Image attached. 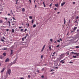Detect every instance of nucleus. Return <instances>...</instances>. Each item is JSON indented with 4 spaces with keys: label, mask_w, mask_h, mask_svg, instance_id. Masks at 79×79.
<instances>
[{
    "label": "nucleus",
    "mask_w": 79,
    "mask_h": 79,
    "mask_svg": "<svg viewBox=\"0 0 79 79\" xmlns=\"http://www.w3.org/2000/svg\"><path fill=\"white\" fill-rule=\"evenodd\" d=\"M26 35L27 36L26 37H27V36L28 35V34H26Z\"/></svg>",
    "instance_id": "nucleus-57"
},
{
    "label": "nucleus",
    "mask_w": 79,
    "mask_h": 79,
    "mask_svg": "<svg viewBox=\"0 0 79 79\" xmlns=\"http://www.w3.org/2000/svg\"><path fill=\"white\" fill-rule=\"evenodd\" d=\"M54 71V69H52L51 70V72H53Z\"/></svg>",
    "instance_id": "nucleus-33"
},
{
    "label": "nucleus",
    "mask_w": 79,
    "mask_h": 79,
    "mask_svg": "<svg viewBox=\"0 0 79 79\" xmlns=\"http://www.w3.org/2000/svg\"><path fill=\"white\" fill-rule=\"evenodd\" d=\"M55 6L56 7H58V4H55Z\"/></svg>",
    "instance_id": "nucleus-11"
},
{
    "label": "nucleus",
    "mask_w": 79,
    "mask_h": 79,
    "mask_svg": "<svg viewBox=\"0 0 79 79\" xmlns=\"http://www.w3.org/2000/svg\"><path fill=\"white\" fill-rule=\"evenodd\" d=\"M9 59L8 58H7L6 60H5V62L6 63L7 62H9Z\"/></svg>",
    "instance_id": "nucleus-7"
},
{
    "label": "nucleus",
    "mask_w": 79,
    "mask_h": 79,
    "mask_svg": "<svg viewBox=\"0 0 79 79\" xmlns=\"http://www.w3.org/2000/svg\"><path fill=\"white\" fill-rule=\"evenodd\" d=\"M29 18L30 19H32V17L31 16H29Z\"/></svg>",
    "instance_id": "nucleus-18"
},
{
    "label": "nucleus",
    "mask_w": 79,
    "mask_h": 79,
    "mask_svg": "<svg viewBox=\"0 0 79 79\" xmlns=\"http://www.w3.org/2000/svg\"><path fill=\"white\" fill-rule=\"evenodd\" d=\"M26 25H27V27H29V24L28 23H27L26 24Z\"/></svg>",
    "instance_id": "nucleus-14"
},
{
    "label": "nucleus",
    "mask_w": 79,
    "mask_h": 79,
    "mask_svg": "<svg viewBox=\"0 0 79 79\" xmlns=\"http://www.w3.org/2000/svg\"><path fill=\"white\" fill-rule=\"evenodd\" d=\"M12 32L13 33H14L15 32V30L14 29H12Z\"/></svg>",
    "instance_id": "nucleus-10"
},
{
    "label": "nucleus",
    "mask_w": 79,
    "mask_h": 79,
    "mask_svg": "<svg viewBox=\"0 0 79 79\" xmlns=\"http://www.w3.org/2000/svg\"><path fill=\"white\" fill-rule=\"evenodd\" d=\"M3 23V21L2 20H0V23Z\"/></svg>",
    "instance_id": "nucleus-21"
},
{
    "label": "nucleus",
    "mask_w": 79,
    "mask_h": 79,
    "mask_svg": "<svg viewBox=\"0 0 79 79\" xmlns=\"http://www.w3.org/2000/svg\"><path fill=\"white\" fill-rule=\"evenodd\" d=\"M15 25V23H12V25L13 26V25Z\"/></svg>",
    "instance_id": "nucleus-31"
},
{
    "label": "nucleus",
    "mask_w": 79,
    "mask_h": 79,
    "mask_svg": "<svg viewBox=\"0 0 79 79\" xmlns=\"http://www.w3.org/2000/svg\"><path fill=\"white\" fill-rule=\"evenodd\" d=\"M69 63H70V64H73V62H69Z\"/></svg>",
    "instance_id": "nucleus-39"
},
{
    "label": "nucleus",
    "mask_w": 79,
    "mask_h": 79,
    "mask_svg": "<svg viewBox=\"0 0 79 79\" xmlns=\"http://www.w3.org/2000/svg\"><path fill=\"white\" fill-rule=\"evenodd\" d=\"M5 69V68H3V69H2V70L1 71V73H3V72H4V71Z\"/></svg>",
    "instance_id": "nucleus-8"
},
{
    "label": "nucleus",
    "mask_w": 79,
    "mask_h": 79,
    "mask_svg": "<svg viewBox=\"0 0 79 79\" xmlns=\"http://www.w3.org/2000/svg\"><path fill=\"white\" fill-rule=\"evenodd\" d=\"M72 53H73L74 54H77L78 53H77V52H71Z\"/></svg>",
    "instance_id": "nucleus-9"
},
{
    "label": "nucleus",
    "mask_w": 79,
    "mask_h": 79,
    "mask_svg": "<svg viewBox=\"0 0 79 79\" xmlns=\"http://www.w3.org/2000/svg\"><path fill=\"white\" fill-rule=\"evenodd\" d=\"M23 29H21V31H23Z\"/></svg>",
    "instance_id": "nucleus-53"
},
{
    "label": "nucleus",
    "mask_w": 79,
    "mask_h": 79,
    "mask_svg": "<svg viewBox=\"0 0 79 79\" xmlns=\"http://www.w3.org/2000/svg\"><path fill=\"white\" fill-rule=\"evenodd\" d=\"M57 42H60V40H57Z\"/></svg>",
    "instance_id": "nucleus-51"
},
{
    "label": "nucleus",
    "mask_w": 79,
    "mask_h": 79,
    "mask_svg": "<svg viewBox=\"0 0 79 79\" xmlns=\"http://www.w3.org/2000/svg\"><path fill=\"white\" fill-rule=\"evenodd\" d=\"M9 26H10V23L9 24Z\"/></svg>",
    "instance_id": "nucleus-62"
},
{
    "label": "nucleus",
    "mask_w": 79,
    "mask_h": 79,
    "mask_svg": "<svg viewBox=\"0 0 79 79\" xmlns=\"http://www.w3.org/2000/svg\"><path fill=\"white\" fill-rule=\"evenodd\" d=\"M76 19H79V16H77L76 18Z\"/></svg>",
    "instance_id": "nucleus-34"
},
{
    "label": "nucleus",
    "mask_w": 79,
    "mask_h": 79,
    "mask_svg": "<svg viewBox=\"0 0 79 79\" xmlns=\"http://www.w3.org/2000/svg\"><path fill=\"white\" fill-rule=\"evenodd\" d=\"M76 4V2H73V4Z\"/></svg>",
    "instance_id": "nucleus-26"
},
{
    "label": "nucleus",
    "mask_w": 79,
    "mask_h": 79,
    "mask_svg": "<svg viewBox=\"0 0 79 79\" xmlns=\"http://www.w3.org/2000/svg\"><path fill=\"white\" fill-rule=\"evenodd\" d=\"M18 1V0H17L16 1V2H15V4H17Z\"/></svg>",
    "instance_id": "nucleus-28"
},
{
    "label": "nucleus",
    "mask_w": 79,
    "mask_h": 79,
    "mask_svg": "<svg viewBox=\"0 0 79 79\" xmlns=\"http://www.w3.org/2000/svg\"><path fill=\"white\" fill-rule=\"evenodd\" d=\"M27 31V28H26L25 29V30H24V32L25 31Z\"/></svg>",
    "instance_id": "nucleus-41"
},
{
    "label": "nucleus",
    "mask_w": 79,
    "mask_h": 79,
    "mask_svg": "<svg viewBox=\"0 0 79 79\" xmlns=\"http://www.w3.org/2000/svg\"><path fill=\"white\" fill-rule=\"evenodd\" d=\"M52 6V4H50L49 6L51 7Z\"/></svg>",
    "instance_id": "nucleus-58"
},
{
    "label": "nucleus",
    "mask_w": 79,
    "mask_h": 79,
    "mask_svg": "<svg viewBox=\"0 0 79 79\" xmlns=\"http://www.w3.org/2000/svg\"><path fill=\"white\" fill-rule=\"evenodd\" d=\"M13 50H11L10 55H11L13 54Z\"/></svg>",
    "instance_id": "nucleus-13"
},
{
    "label": "nucleus",
    "mask_w": 79,
    "mask_h": 79,
    "mask_svg": "<svg viewBox=\"0 0 79 79\" xmlns=\"http://www.w3.org/2000/svg\"><path fill=\"white\" fill-rule=\"evenodd\" d=\"M16 61V60H15L13 62V63H12L11 64V65L10 66H11L13 64H15V63Z\"/></svg>",
    "instance_id": "nucleus-5"
},
{
    "label": "nucleus",
    "mask_w": 79,
    "mask_h": 79,
    "mask_svg": "<svg viewBox=\"0 0 79 79\" xmlns=\"http://www.w3.org/2000/svg\"><path fill=\"white\" fill-rule=\"evenodd\" d=\"M4 19L6 20H7V18H5Z\"/></svg>",
    "instance_id": "nucleus-44"
},
{
    "label": "nucleus",
    "mask_w": 79,
    "mask_h": 79,
    "mask_svg": "<svg viewBox=\"0 0 79 79\" xmlns=\"http://www.w3.org/2000/svg\"><path fill=\"white\" fill-rule=\"evenodd\" d=\"M34 23V20H32V23Z\"/></svg>",
    "instance_id": "nucleus-37"
},
{
    "label": "nucleus",
    "mask_w": 79,
    "mask_h": 79,
    "mask_svg": "<svg viewBox=\"0 0 79 79\" xmlns=\"http://www.w3.org/2000/svg\"><path fill=\"white\" fill-rule=\"evenodd\" d=\"M66 23V20L65 18H64V24H65Z\"/></svg>",
    "instance_id": "nucleus-17"
},
{
    "label": "nucleus",
    "mask_w": 79,
    "mask_h": 79,
    "mask_svg": "<svg viewBox=\"0 0 79 79\" xmlns=\"http://www.w3.org/2000/svg\"><path fill=\"white\" fill-rule=\"evenodd\" d=\"M60 44H58V45H57V46H56V48H58L60 46Z\"/></svg>",
    "instance_id": "nucleus-30"
},
{
    "label": "nucleus",
    "mask_w": 79,
    "mask_h": 79,
    "mask_svg": "<svg viewBox=\"0 0 79 79\" xmlns=\"http://www.w3.org/2000/svg\"><path fill=\"white\" fill-rule=\"evenodd\" d=\"M41 77H42V78H44V76L43 75L42 76H41Z\"/></svg>",
    "instance_id": "nucleus-49"
},
{
    "label": "nucleus",
    "mask_w": 79,
    "mask_h": 79,
    "mask_svg": "<svg viewBox=\"0 0 79 79\" xmlns=\"http://www.w3.org/2000/svg\"><path fill=\"white\" fill-rule=\"evenodd\" d=\"M66 3L65 2H64L61 3V6H63Z\"/></svg>",
    "instance_id": "nucleus-4"
},
{
    "label": "nucleus",
    "mask_w": 79,
    "mask_h": 79,
    "mask_svg": "<svg viewBox=\"0 0 79 79\" xmlns=\"http://www.w3.org/2000/svg\"><path fill=\"white\" fill-rule=\"evenodd\" d=\"M43 58V55H42L41 56V58L42 59Z\"/></svg>",
    "instance_id": "nucleus-47"
},
{
    "label": "nucleus",
    "mask_w": 79,
    "mask_h": 79,
    "mask_svg": "<svg viewBox=\"0 0 79 79\" xmlns=\"http://www.w3.org/2000/svg\"><path fill=\"white\" fill-rule=\"evenodd\" d=\"M8 23H9V24H10V21H8Z\"/></svg>",
    "instance_id": "nucleus-43"
},
{
    "label": "nucleus",
    "mask_w": 79,
    "mask_h": 79,
    "mask_svg": "<svg viewBox=\"0 0 79 79\" xmlns=\"http://www.w3.org/2000/svg\"><path fill=\"white\" fill-rule=\"evenodd\" d=\"M75 48H79V46H76Z\"/></svg>",
    "instance_id": "nucleus-24"
},
{
    "label": "nucleus",
    "mask_w": 79,
    "mask_h": 79,
    "mask_svg": "<svg viewBox=\"0 0 79 79\" xmlns=\"http://www.w3.org/2000/svg\"><path fill=\"white\" fill-rule=\"evenodd\" d=\"M43 5H44V7H45L46 6L44 2H43Z\"/></svg>",
    "instance_id": "nucleus-15"
},
{
    "label": "nucleus",
    "mask_w": 79,
    "mask_h": 79,
    "mask_svg": "<svg viewBox=\"0 0 79 79\" xmlns=\"http://www.w3.org/2000/svg\"><path fill=\"white\" fill-rule=\"evenodd\" d=\"M77 27H74V29H73V32H74L77 29Z\"/></svg>",
    "instance_id": "nucleus-3"
},
{
    "label": "nucleus",
    "mask_w": 79,
    "mask_h": 79,
    "mask_svg": "<svg viewBox=\"0 0 79 79\" xmlns=\"http://www.w3.org/2000/svg\"><path fill=\"white\" fill-rule=\"evenodd\" d=\"M3 55H4V56H6V53H5V52H4L3 54Z\"/></svg>",
    "instance_id": "nucleus-22"
},
{
    "label": "nucleus",
    "mask_w": 79,
    "mask_h": 79,
    "mask_svg": "<svg viewBox=\"0 0 79 79\" xmlns=\"http://www.w3.org/2000/svg\"><path fill=\"white\" fill-rule=\"evenodd\" d=\"M49 49L51 50V47L50 46H49Z\"/></svg>",
    "instance_id": "nucleus-45"
},
{
    "label": "nucleus",
    "mask_w": 79,
    "mask_h": 79,
    "mask_svg": "<svg viewBox=\"0 0 79 79\" xmlns=\"http://www.w3.org/2000/svg\"><path fill=\"white\" fill-rule=\"evenodd\" d=\"M57 10V8H54V10Z\"/></svg>",
    "instance_id": "nucleus-54"
},
{
    "label": "nucleus",
    "mask_w": 79,
    "mask_h": 79,
    "mask_svg": "<svg viewBox=\"0 0 79 79\" xmlns=\"http://www.w3.org/2000/svg\"><path fill=\"white\" fill-rule=\"evenodd\" d=\"M3 58V57L2 56H0V59H2Z\"/></svg>",
    "instance_id": "nucleus-23"
},
{
    "label": "nucleus",
    "mask_w": 79,
    "mask_h": 79,
    "mask_svg": "<svg viewBox=\"0 0 79 79\" xmlns=\"http://www.w3.org/2000/svg\"><path fill=\"white\" fill-rule=\"evenodd\" d=\"M73 57L75 58H77V56H73Z\"/></svg>",
    "instance_id": "nucleus-16"
},
{
    "label": "nucleus",
    "mask_w": 79,
    "mask_h": 79,
    "mask_svg": "<svg viewBox=\"0 0 79 79\" xmlns=\"http://www.w3.org/2000/svg\"><path fill=\"white\" fill-rule=\"evenodd\" d=\"M65 60V59H64V60L60 61V62L61 64H64L65 63V61H64V60Z\"/></svg>",
    "instance_id": "nucleus-1"
},
{
    "label": "nucleus",
    "mask_w": 79,
    "mask_h": 79,
    "mask_svg": "<svg viewBox=\"0 0 79 79\" xmlns=\"http://www.w3.org/2000/svg\"><path fill=\"white\" fill-rule=\"evenodd\" d=\"M45 45H44V46H43V48H42L43 49H44V48H45Z\"/></svg>",
    "instance_id": "nucleus-25"
},
{
    "label": "nucleus",
    "mask_w": 79,
    "mask_h": 79,
    "mask_svg": "<svg viewBox=\"0 0 79 79\" xmlns=\"http://www.w3.org/2000/svg\"><path fill=\"white\" fill-rule=\"evenodd\" d=\"M3 38L4 39H5V37H4V36H3Z\"/></svg>",
    "instance_id": "nucleus-59"
},
{
    "label": "nucleus",
    "mask_w": 79,
    "mask_h": 79,
    "mask_svg": "<svg viewBox=\"0 0 79 79\" xmlns=\"http://www.w3.org/2000/svg\"><path fill=\"white\" fill-rule=\"evenodd\" d=\"M64 54H61L60 55V57H62V58H63L64 57Z\"/></svg>",
    "instance_id": "nucleus-6"
},
{
    "label": "nucleus",
    "mask_w": 79,
    "mask_h": 79,
    "mask_svg": "<svg viewBox=\"0 0 79 79\" xmlns=\"http://www.w3.org/2000/svg\"><path fill=\"white\" fill-rule=\"evenodd\" d=\"M25 10V9L24 8H23L22 9V11L23 12H24Z\"/></svg>",
    "instance_id": "nucleus-19"
},
{
    "label": "nucleus",
    "mask_w": 79,
    "mask_h": 79,
    "mask_svg": "<svg viewBox=\"0 0 79 79\" xmlns=\"http://www.w3.org/2000/svg\"><path fill=\"white\" fill-rule=\"evenodd\" d=\"M19 29L22 28V26H21V27H19Z\"/></svg>",
    "instance_id": "nucleus-46"
},
{
    "label": "nucleus",
    "mask_w": 79,
    "mask_h": 79,
    "mask_svg": "<svg viewBox=\"0 0 79 79\" xmlns=\"http://www.w3.org/2000/svg\"><path fill=\"white\" fill-rule=\"evenodd\" d=\"M13 19L15 20H16V19H15L14 17H13Z\"/></svg>",
    "instance_id": "nucleus-48"
},
{
    "label": "nucleus",
    "mask_w": 79,
    "mask_h": 79,
    "mask_svg": "<svg viewBox=\"0 0 79 79\" xmlns=\"http://www.w3.org/2000/svg\"><path fill=\"white\" fill-rule=\"evenodd\" d=\"M30 77H31L30 76V75H28V77L29 78H30Z\"/></svg>",
    "instance_id": "nucleus-35"
},
{
    "label": "nucleus",
    "mask_w": 79,
    "mask_h": 79,
    "mask_svg": "<svg viewBox=\"0 0 79 79\" xmlns=\"http://www.w3.org/2000/svg\"><path fill=\"white\" fill-rule=\"evenodd\" d=\"M44 70V69H42V71H43Z\"/></svg>",
    "instance_id": "nucleus-60"
},
{
    "label": "nucleus",
    "mask_w": 79,
    "mask_h": 79,
    "mask_svg": "<svg viewBox=\"0 0 79 79\" xmlns=\"http://www.w3.org/2000/svg\"><path fill=\"white\" fill-rule=\"evenodd\" d=\"M44 49L42 48V50H41V52H42L43 51Z\"/></svg>",
    "instance_id": "nucleus-42"
},
{
    "label": "nucleus",
    "mask_w": 79,
    "mask_h": 79,
    "mask_svg": "<svg viewBox=\"0 0 79 79\" xmlns=\"http://www.w3.org/2000/svg\"><path fill=\"white\" fill-rule=\"evenodd\" d=\"M21 79H24L23 78H21Z\"/></svg>",
    "instance_id": "nucleus-64"
},
{
    "label": "nucleus",
    "mask_w": 79,
    "mask_h": 79,
    "mask_svg": "<svg viewBox=\"0 0 79 79\" xmlns=\"http://www.w3.org/2000/svg\"><path fill=\"white\" fill-rule=\"evenodd\" d=\"M7 73L9 74V75H10V73H11V70L9 69L7 71Z\"/></svg>",
    "instance_id": "nucleus-2"
},
{
    "label": "nucleus",
    "mask_w": 79,
    "mask_h": 79,
    "mask_svg": "<svg viewBox=\"0 0 79 79\" xmlns=\"http://www.w3.org/2000/svg\"><path fill=\"white\" fill-rule=\"evenodd\" d=\"M6 31H9V29H6Z\"/></svg>",
    "instance_id": "nucleus-52"
},
{
    "label": "nucleus",
    "mask_w": 79,
    "mask_h": 79,
    "mask_svg": "<svg viewBox=\"0 0 79 79\" xmlns=\"http://www.w3.org/2000/svg\"><path fill=\"white\" fill-rule=\"evenodd\" d=\"M3 50H6L7 49V48H4V49H2Z\"/></svg>",
    "instance_id": "nucleus-27"
},
{
    "label": "nucleus",
    "mask_w": 79,
    "mask_h": 79,
    "mask_svg": "<svg viewBox=\"0 0 79 79\" xmlns=\"http://www.w3.org/2000/svg\"><path fill=\"white\" fill-rule=\"evenodd\" d=\"M1 41L2 42H4V41L3 40V39H1Z\"/></svg>",
    "instance_id": "nucleus-32"
},
{
    "label": "nucleus",
    "mask_w": 79,
    "mask_h": 79,
    "mask_svg": "<svg viewBox=\"0 0 79 79\" xmlns=\"http://www.w3.org/2000/svg\"><path fill=\"white\" fill-rule=\"evenodd\" d=\"M29 2H30V3L31 2V0H29Z\"/></svg>",
    "instance_id": "nucleus-40"
},
{
    "label": "nucleus",
    "mask_w": 79,
    "mask_h": 79,
    "mask_svg": "<svg viewBox=\"0 0 79 79\" xmlns=\"http://www.w3.org/2000/svg\"><path fill=\"white\" fill-rule=\"evenodd\" d=\"M26 37H27V36H25L24 37V39H26Z\"/></svg>",
    "instance_id": "nucleus-50"
},
{
    "label": "nucleus",
    "mask_w": 79,
    "mask_h": 79,
    "mask_svg": "<svg viewBox=\"0 0 79 79\" xmlns=\"http://www.w3.org/2000/svg\"><path fill=\"white\" fill-rule=\"evenodd\" d=\"M56 68L57 69H58V68L57 67H56Z\"/></svg>",
    "instance_id": "nucleus-56"
},
{
    "label": "nucleus",
    "mask_w": 79,
    "mask_h": 79,
    "mask_svg": "<svg viewBox=\"0 0 79 79\" xmlns=\"http://www.w3.org/2000/svg\"><path fill=\"white\" fill-rule=\"evenodd\" d=\"M59 40H60V41H62V39H61V38H60L59 39Z\"/></svg>",
    "instance_id": "nucleus-38"
},
{
    "label": "nucleus",
    "mask_w": 79,
    "mask_h": 79,
    "mask_svg": "<svg viewBox=\"0 0 79 79\" xmlns=\"http://www.w3.org/2000/svg\"><path fill=\"white\" fill-rule=\"evenodd\" d=\"M36 6H37L36 5H35V8H36Z\"/></svg>",
    "instance_id": "nucleus-63"
},
{
    "label": "nucleus",
    "mask_w": 79,
    "mask_h": 79,
    "mask_svg": "<svg viewBox=\"0 0 79 79\" xmlns=\"http://www.w3.org/2000/svg\"><path fill=\"white\" fill-rule=\"evenodd\" d=\"M36 27V24H34L33 26V28H35V27Z\"/></svg>",
    "instance_id": "nucleus-20"
},
{
    "label": "nucleus",
    "mask_w": 79,
    "mask_h": 79,
    "mask_svg": "<svg viewBox=\"0 0 79 79\" xmlns=\"http://www.w3.org/2000/svg\"><path fill=\"white\" fill-rule=\"evenodd\" d=\"M55 53H56V52H54V53H53V54H53V55H52V56H54Z\"/></svg>",
    "instance_id": "nucleus-12"
},
{
    "label": "nucleus",
    "mask_w": 79,
    "mask_h": 79,
    "mask_svg": "<svg viewBox=\"0 0 79 79\" xmlns=\"http://www.w3.org/2000/svg\"><path fill=\"white\" fill-rule=\"evenodd\" d=\"M24 38H22V41H24Z\"/></svg>",
    "instance_id": "nucleus-36"
},
{
    "label": "nucleus",
    "mask_w": 79,
    "mask_h": 79,
    "mask_svg": "<svg viewBox=\"0 0 79 79\" xmlns=\"http://www.w3.org/2000/svg\"><path fill=\"white\" fill-rule=\"evenodd\" d=\"M50 41H51V42H52L53 40H52V38H51V39L50 40Z\"/></svg>",
    "instance_id": "nucleus-29"
},
{
    "label": "nucleus",
    "mask_w": 79,
    "mask_h": 79,
    "mask_svg": "<svg viewBox=\"0 0 79 79\" xmlns=\"http://www.w3.org/2000/svg\"><path fill=\"white\" fill-rule=\"evenodd\" d=\"M59 13H60V12H57V14H59Z\"/></svg>",
    "instance_id": "nucleus-61"
},
{
    "label": "nucleus",
    "mask_w": 79,
    "mask_h": 79,
    "mask_svg": "<svg viewBox=\"0 0 79 79\" xmlns=\"http://www.w3.org/2000/svg\"><path fill=\"white\" fill-rule=\"evenodd\" d=\"M11 11H12V12H11V13L12 15H13V13L12 12V10H11Z\"/></svg>",
    "instance_id": "nucleus-55"
}]
</instances>
